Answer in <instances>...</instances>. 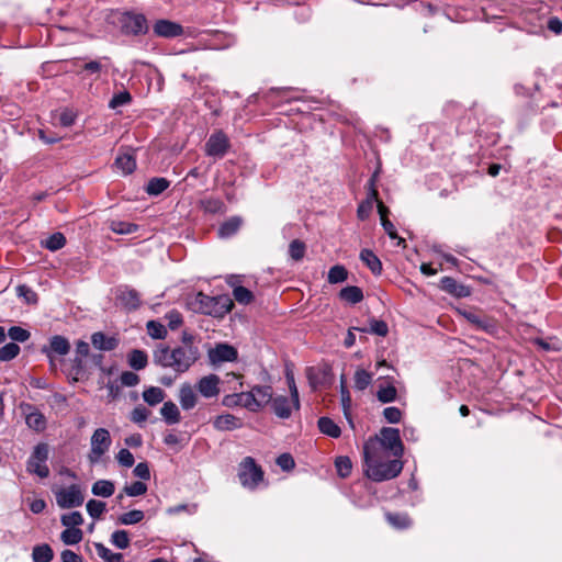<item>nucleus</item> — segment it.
I'll return each mask as SVG.
<instances>
[{
    "mask_svg": "<svg viewBox=\"0 0 562 562\" xmlns=\"http://www.w3.org/2000/svg\"><path fill=\"white\" fill-rule=\"evenodd\" d=\"M403 470L401 458L390 459V454L373 447L370 441L363 446V474L373 482L395 479Z\"/></svg>",
    "mask_w": 562,
    "mask_h": 562,
    "instance_id": "obj_1",
    "label": "nucleus"
},
{
    "mask_svg": "<svg viewBox=\"0 0 562 562\" xmlns=\"http://www.w3.org/2000/svg\"><path fill=\"white\" fill-rule=\"evenodd\" d=\"M199 348L177 346L171 348L167 344H158L153 351V362L161 368L171 369L182 374L199 360Z\"/></svg>",
    "mask_w": 562,
    "mask_h": 562,
    "instance_id": "obj_2",
    "label": "nucleus"
},
{
    "mask_svg": "<svg viewBox=\"0 0 562 562\" xmlns=\"http://www.w3.org/2000/svg\"><path fill=\"white\" fill-rule=\"evenodd\" d=\"M190 308L200 314L223 318L234 306L228 295L209 296L199 292L189 301Z\"/></svg>",
    "mask_w": 562,
    "mask_h": 562,
    "instance_id": "obj_3",
    "label": "nucleus"
},
{
    "mask_svg": "<svg viewBox=\"0 0 562 562\" xmlns=\"http://www.w3.org/2000/svg\"><path fill=\"white\" fill-rule=\"evenodd\" d=\"M368 441L375 447L376 442L380 443V451H385L395 458H402L404 453V446L401 440L400 430L392 427H383L380 431V437L370 438Z\"/></svg>",
    "mask_w": 562,
    "mask_h": 562,
    "instance_id": "obj_4",
    "label": "nucleus"
},
{
    "mask_svg": "<svg viewBox=\"0 0 562 562\" xmlns=\"http://www.w3.org/2000/svg\"><path fill=\"white\" fill-rule=\"evenodd\" d=\"M120 30L126 36H142L149 32V23L143 13L124 11L121 13Z\"/></svg>",
    "mask_w": 562,
    "mask_h": 562,
    "instance_id": "obj_5",
    "label": "nucleus"
},
{
    "mask_svg": "<svg viewBox=\"0 0 562 562\" xmlns=\"http://www.w3.org/2000/svg\"><path fill=\"white\" fill-rule=\"evenodd\" d=\"M238 479L244 487L255 490L263 481V471L252 457H246L239 463Z\"/></svg>",
    "mask_w": 562,
    "mask_h": 562,
    "instance_id": "obj_6",
    "label": "nucleus"
},
{
    "mask_svg": "<svg viewBox=\"0 0 562 562\" xmlns=\"http://www.w3.org/2000/svg\"><path fill=\"white\" fill-rule=\"evenodd\" d=\"M49 457V446L46 442L37 443L27 462L26 471L31 474H36L41 479H46L49 475V468L46 462Z\"/></svg>",
    "mask_w": 562,
    "mask_h": 562,
    "instance_id": "obj_7",
    "label": "nucleus"
},
{
    "mask_svg": "<svg viewBox=\"0 0 562 562\" xmlns=\"http://www.w3.org/2000/svg\"><path fill=\"white\" fill-rule=\"evenodd\" d=\"M229 149L231 140L222 130L211 134L204 145V154L214 159H222Z\"/></svg>",
    "mask_w": 562,
    "mask_h": 562,
    "instance_id": "obj_8",
    "label": "nucleus"
},
{
    "mask_svg": "<svg viewBox=\"0 0 562 562\" xmlns=\"http://www.w3.org/2000/svg\"><path fill=\"white\" fill-rule=\"evenodd\" d=\"M460 314L477 330L488 335H495L498 330L497 322L481 312L464 310Z\"/></svg>",
    "mask_w": 562,
    "mask_h": 562,
    "instance_id": "obj_9",
    "label": "nucleus"
},
{
    "mask_svg": "<svg viewBox=\"0 0 562 562\" xmlns=\"http://www.w3.org/2000/svg\"><path fill=\"white\" fill-rule=\"evenodd\" d=\"M111 446V436L108 429L98 428L91 437V449L89 453V461L97 463L101 457L109 450Z\"/></svg>",
    "mask_w": 562,
    "mask_h": 562,
    "instance_id": "obj_10",
    "label": "nucleus"
},
{
    "mask_svg": "<svg viewBox=\"0 0 562 562\" xmlns=\"http://www.w3.org/2000/svg\"><path fill=\"white\" fill-rule=\"evenodd\" d=\"M41 351L48 358L50 366H55V358L69 353V340L61 335H54L49 338L48 345L42 347Z\"/></svg>",
    "mask_w": 562,
    "mask_h": 562,
    "instance_id": "obj_11",
    "label": "nucleus"
},
{
    "mask_svg": "<svg viewBox=\"0 0 562 562\" xmlns=\"http://www.w3.org/2000/svg\"><path fill=\"white\" fill-rule=\"evenodd\" d=\"M55 495L56 503L60 508L78 507L81 506L85 501L81 490L77 484L60 488Z\"/></svg>",
    "mask_w": 562,
    "mask_h": 562,
    "instance_id": "obj_12",
    "label": "nucleus"
},
{
    "mask_svg": "<svg viewBox=\"0 0 562 562\" xmlns=\"http://www.w3.org/2000/svg\"><path fill=\"white\" fill-rule=\"evenodd\" d=\"M207 358L211 364L216 366L223 362H233L237 360V349L228 344L220 342L214 348L209 349Z\"/></svg>",
    "mask_w": 562,
    "mask_h": 562,
    "instance_id": "obj_13",
    "label": "nucleus"
},
{
    "mask_svg": "<svg viewBox=\"0 0 562 562\" xmlns=\"http://www.w3.org/2000/svg\"><path fill=\"white\" fill-rule=\"evenodd\" d=\"M20 408L25 415V424L36 432H43L47 427V420L37 407L29 403H22Z\"/></svg>",
    "mask_w": 562,
    "mask_h": 562,
    "instance_id": "obj_14",
    "label": "nucleus"
},
{
    "mask_svg": "<svg viewBox=\"0 0 562 562\" xmlns=\"http://www.w3.org/2000/svg\"><path fill=\"white\" fill-rule=\"evenodd\" d=\"M153 32L158 37L176 38L183 35V26L167 19H159L153 25Z\"/></svg>",
    "mask_w": 562,
    "mask_h": 562,
    "instance_id": "obj_15",
    "label": "nucleus"
},
{
    "mask_svg": "<svg viewBox=\"0 0 562 562\" xmlns=\"http://www.w3.org/2000/svg\"><path fill=\"white\" fill-rule=\"evenodd\" d=\"M116 300L120 305L128 312L136 311L142 305L139 293L127 285L117 289Z\"/></svg>",
    "mask_w": 562,
    "mask_h": 562,
    "instance_id": "obj_16",
    "label": "nucleus"
},
{
    "mask_svg": "<svg viewBox=\"0 0 562 562\" xmlns=\"http://www.w3.org/2000/svg\"><path fill=\"white\" fill-rule=\"evenodd\" d=\"M221 379L216 374L202 376L195 384L196 391L205 398L216 397L220 394Z\"/></svg>",
    "mask_w": 562,
    "mask_h": 562,
    "instance_id": "obj_17",
    "label": "nucleus"
},
{
    "mask_svg": "<svg viewBox=\"0 0 562 562\" xmlns=\"http://www.w3.org/2000/svg\"><path fill=\"white\" fill-rule=\"evenodd\" d=\"M222 403L226 407L241 406L250 412H254V407L257 406L255 396L252 393H250V391L227 394L223 397Z\"/></svg>",
    "mask_w": 562,
    "mask_h": 562,
    "instance_id": "obj_18",
    "label": "nucleus"
},
{
    "mask_svg": "<svg viewBox=\"0 0 562 562\" xmlns=\"http://www.w3.org/2000/svg\"><path fill=\"white\" fill-rule=\"evenodd\" d=\"M440 289L446 293L458 299L468 297L471 295L470 288L462 283H459L452 277H442L440 280Z\"/></svg>",
    "mask_w": 562,
    "mask_h": 562,
    "instance_id": "obj_19",
    "label": "nucleus"
},
{
    "mask_svg": "<svg viewBox=\"0 0 562 562\" xmlns=\"http://www.w3.org/2000/svg\"><path fill=\"white\" fill-rule=\"evenodd\" d=\"M272 412L281 419H288L292 415L293 403L291 397L284 395H278L271 400Z\"/></svg>",
    "mask_w": 562,
    "mask_h": 562,
    "instance_id": "obj_20",
    "label": "nucleus"
},
{
    "mask_svg": "<svg viewBox=\"0 0 562 562\" xmlns=\"http://www.w3.org/2000/svg\"><path fill=\"white\" fill-rule=\"evenodd\" d=\"M244 223V220L241 216L235 215L231 216L226 221H224L218 229L217 235L220 238H229L237 234V232L240 229L241 225Z\"/></svg>",
    "mask_w": 562,
    "mask_h": 562,
    "instance_id": "obj_21",
    "label": "nucleus"
},
{
    "mask_svg": "<svg viewBox=\"0 0 562 562\" xmlns=\"http://www.w3.org/2000/svg\"><path fill=\"white\" fill-rule=\"evenodd\" d=\"M250 393L254 394L257 406L254 407V412H258L265 405L269 404L272 400V387L270 385H255Z\"/></svg>",
    "mask_w": 562,
    "mask_h": 562,
    "instance_id": "obj_22",
    "label": "nucleus"
},
{
    "mask_svg": "<svg viewBox=\"0 0 562 562\" xmlns=\"http://www.w3.org/2000/svg\"><path fill=\"white\" fill-rule=\"evenodd\" d=\"M91 342L94 348L103 351L114 350L119 345V340L115 337L106 336L102 331L93 333L91 336Z\"/></svg>",
    "mask_w": 562,
    "mask_h": 562,
    "instance_id": "obj_23",
    "label": "nucleus"
},
{
    "mask_svg": "<svg viewBox=\"0 0 562 562\" xmlns=\"http://www.w3.org/2000/svg\"><path fill=\"white\" fill-rule=\"evenodd\" d=\"M196 394L189 383H183L179 389V402L184 411L192 409L196 405Z\"/></svg>",
    "mask_w": 562,
    "mask_h": 562,
    "instance_id": "obj_24",
    "label": "nucleus"
},
{
    "mask_svg": "<svg viewBox=\"0 0 562 562\" xmlns=\"http://www.w3.org/2000/svg\"><path fill=\"white\" fill-rule=\"evenodd\" d=\"M240 426V419L232 414L218 415L213 422V427L220 431L234 430Z\"/></svg>",
    "mask_w": 562,
    "mask_h": 562,
    "instance_id": "obj_25",
    "label": "nucleus"
},
{
    "mask_svg": "<svg viewBox=\"0 0 562 562\" xmlns=\"http://www.w3.org/2000/svg\"><path fill=\"white\" fill-rule=\"evenodd\" d=\"M160 415L167 425H176L181 420L180 411L172 401H167L162 404Z\"/></svg>",
    "mask_w": 562,
    "mask_h": 562,
    "instance_id": "obj_26",
    "label": "nucleus"
},
{
    "mask_svg": "<svg viewBox=\"0 0 562 562\" xmlns=\"http://www.w3.org/2000/svg\"><path fill=\"white\" fill-rule=\"evenodd\" d=\"M360 259L361 261L370 269V271L375 274L380 276L382 272V262L379 259V257L370 249H362L360 251Z\"/></svg>",
    "mask_w": 562,
    "mask_h": 562,
    "instance_id": "obj_27",
    "label": "nucleus"
},
{
    "mask_svg": "<svg viewBox=\"0 0 562 562\" xmlns=\"http://www.w3.org/2000/svg\"><path fill=\"white\" fill-rule=\"evenodd\" d=\"M338 297L346 303L357 304L363 300V291L357 285H348L339 291Z\"/></svg>",
    "mask_w": 562,
    "mask_h": 562,
    "instance_id": "obj_28",
    "label": "nucleus"
},
{
    "mask_svg": "<svg viewBox=\"0 0 562 562\" xmlns=\"http://www.w3.org/2000/svg\"><path fill=\"white\" fill-rule=\"evenodd\" d=\"M384 517L393 528L398 530H404L412 526V519L406 513L386 512Z\"/></svg>",
    "mask_w": 562,
    "mask_h": 562,
    "instance_id": "obj_29",
    "label": "nucleus"
},
{
    "mask_svg": "<svg viewBox=\"0 0 562 562\" xmlns=\"http://www.w3.org/2000/svg\"><path fill=\"white\" fill-rule=\"evenodd\" d=\"M127 363L132 369L136 371L143 370L148 364V356L144 350L132 349L127 353Z\"/></svg>",
    "mask_w": 562,
    "mask_h": 562,
    "instance_id": "obj_30",
    "label": "nucleus"
},
{
    "mask_svg": "<svg viewBox=\"0 0 562 562\" xmlns=\"http://www.w3.org/2000/svg\"><path fill=\"white\" fill-rule=\"evenodd\" d=\"M115 492V484L110 480H98L92 484L91 493L99 497H110Z\"/></svg>",
    "mask_w": 562,
    "mask_h": 562,
    "instance_id": "obj_31",
    "label": "nucleus"
},
{
    "mask_svg": "<svg viewBox=\"0 0 562 562\" xmlns=\"http://www.w3.org/2000/svg\"><path fill=\"white\" fill-rule=\"evenodd\" d=\"M170 186V181L162 177H154L148 180L145 191L148 195L157 196L167 190Z\"/></svg>",
    "mask_w": 562,
    "mask_h": 562,
    "instance_id": "obj_32",
    "label": "nucleus"
},
{
    "mask_svg": "<svg viewBox=\"0 0 562 562\" xmlns=\"http://www.w3.org/2000/svg\"><path fill=\"white\" fill-rule=\"evenodd\" d=\"M317 426L319 431L328 437L338 438L341 435L340 427L329 417H321Z\"/></svg>",
    "mask_w": 562,
    "mask_h": 562,
    "instance_id": "obj_33",
    "label": "nucleus"
},
{
    "mask_svg": "<svg viewBox=\"0 0 562 562\" xmlns=\"http://www.w3.org/2000/svg\"><path fill=\"white\" fill-rule=\"evenodd\" d=\"M166 393L158 386H149L143 392V400L149 406H156L165 400Z\"/></svg>",
    "mask_w": 562,
    "mask_h": 562,
    "instance_id": "obj_34",
    "label": "nucleus"
},
{
    "mask_svg": "<svg viewBox=\"0 0 562 562\" xmlns=\"http://www.w3.org/2000/svg\"><path fill=\"white\" fill-rule=\"evenodd\" d=\"M114 165L123 175H130L136 168V160L131 154H122L116 157Z\"/></svg>",
    "mask_w": 562,
    "mask_h": 562,
    "instance_id": "obj_35",
    "label": "nucleus"
},
{
    "mask_svg": "<svg viewBox=\"0 0 562 562\" xmlns=\"http://www.w3.org/2000/svg\"><path fill=\"white\" fill-rule=\"evenodd\" d=\"M42 247L50 251H57L66 245V237L63 233L56 232L41 241Z\"/></svg>",
    "mask_w": 562,
    "mask_h": 562,
    "instance_id": "obj_36",
    "label": "nucleus"
},
{
    "mask_svg": "<svg viewBox=\"0 0 562 562\" xmlns=\"http://www.w3.org/2000/svg\"><path fill=\"white\" fill-rule=\"evenodd\" d=\"M355 330L362 331V333H371L375 334L381 337H385L389 334V326L386 322L382 319L371 318L370 319V328H360V327H353Z\"/></svg>",
    "mask_w": 562,
    "mask_h": 562,
    "instance_id": "obj_37",
    "label": "nucleus"
},
{
    "mask_svg": "<svg viewBox=\"0 0 562 562\" xmlns=\"http://www.w3.org/2000/svg\"><path fill=\"white\" fill-rule=\"evenodd\" d=\"M32 558L34 562H50L54 552L48 544H38L33 548Z\"/></svg>",
    "mask_w": 562,
    "mask_h": 562,
    "instance_id": "obj_38",
    "label": "nucleus"
},
{
    "mask_svg": "<svg viewBox=\"0 0 562 562\" xmlns=\"http://www.w3.org/2000/svg\"><path fill=\"white\" fill-rule=\"evenodd\" d=\"M94 548L97 550L98 555L104 560L105 562H123V554L117 552H112L109 548H106L101 542H95Z\"/></svg>",
    "mask_w": 562,
    "mask_h": 562,
    "instance_id": "obj_39",
    "label": "nucleus"
},
{
    "mask_svg": "<svg viewBox=\"0 0 562 562\" xmlns=\"http://www.w3.org/2000/svg\"><path fill=\"white\" fill-rule=\"evenodd\" d=\"M340 395H341V404L344 408V414L347 417L351 427H353V422L350 417V406H351V396L348 387L346 386L345 378L341 376L340 381Z\"/></svg>",
    "mask_w": 562,
    "mask_h": 562,
    "instance_id": "obj_40",
    "label": "nucleus"
},
{
    "mask_svg": "<svg viewBox=\"0 0 562 562\" xmlns=\"http://www.w3.org/2000/svg\"><path fill=\"white\" fill-rule=\"evenodd\" d=\"M83 538V532L80 528H66L60 533V539L66 546H74L79 543Z\"/></svg>",
    "mask_w": 562,
    "mask_h": 562,
    "instance_id": "obj_41",
    "label": "nucleus"
},
{
    "mask_svg": "<svg viewBox=\"0 0 562 562\" xmlns=\"http://www.w3.org/2000/svg\"><path fill=\"white\" fill-rule=\"evenodd\" d=\"M83 357L76 356L70 361L69 369L67 371L68 376H71L75 381H78L86 372Z\"/></svg>",
    "mask_w": 562,
    "mask_h": 562,
    "instance_id": "obj_42",
    "label": "nucleus"
},
{
    "mask_svg": "<svg viewBox=\"0 0 562 562\" xmlns=\"http://www.w3.org/2000/svg\"><path fill=\"white\" fill-rule=\"evenodd\" d=\"M348 278V270L342 265L333 266L327 276V281L330 284H336L346 281Z\"/></svg>",
    "mask_w": 562,
    "mask_h": 562,
    "instance_id": "obj_43",
    "label": "nucleus"
},
{
    "mask_svg": "<svg viewBox=\"0 0 562 562\" xmlns=\"http://www.w3.org/2000/svg\"><path fill=\"white\" fill-rule=\"evenodd\" d=\"M110 229L120 235H128L135 233L138 229V225L125 221H112L110 223Z\"/></svg>",
    "mask_w": 562,
    "mask_h": 562,
    "instance_id": "obj_44",
    "label": "nucleus"
},
{
    "mask_svg": "<svg viewBox=\"0 0 562 562\" xmlns=\"http://www.w3.org/2000/svg\"><path fill=\"white\" fill-rule=\"evenodd\" d=\"M353 381L356 390L364 391L372 382V374L364 369H357Z\"/></svg>",
    "mask_w": 562,
    "mask_h": 562,
    "instance_id": "obj_45",
    "label": "nucleus"
},
{
    "mask_svg": "<svg viewBox=\"0 0 562 562\" xmlns=\"http://www.w3.org/2000/svg\"><path fill=\"white\" fill-rule=\"evenodd\" d=\"M145 517V514L140 509H133L119 516L117 522L120 525H135L140 522Z\"/></svg>",
    "mask_w": 562,
    "mask_h": 562,
    "instance_id": "obj_46",
    "label": "nucleus"
},
{
    "mask_svg": "<svg viewBox=\"0 0 562 562\" xmlns=\"http://www.w3.org/2000/svg\"><path fill=\"white\" fill-rule=\"evenodd\" d=\"M335 468H336L337 474L340 477L346 479L351 474L352 462L349 457L340 456V457H337L335 460Z\"/></svg>",
    "mask_w": 562,
    "mask_h": 562,
    "instance_id": "obj_47",
    "label": "nucleus"
},
{
    "mask_svg": "<svg viewBox=\"0 0 562 562\" xmlns=\"http://www.w3.org/2000/svg\"><path fill=\"white\" fill-rule=\"evenodd\" d=\"M306 252V245L300 239H293L289 245V256L294 261H301Z\"/></svg>",
    "mask_w": 562,
    "mask_h": 562,
    "instance_id": "obj_48",
    "label": "nucleus"
},
{
    "mask_svg": "<svg viewBox=\"0 0 562 562\" xmlns=\"http://www.w3.org/2000/svg\"><path fill=\"white\" fill-rule=\"evenodd\" d=\"M89 516L93 519H100L106 510V504L99 499H89L86 505Z\"/></svg>",
    "mask_w": 562,
    "mask_h": 562,
    "instance_id": "obj_49",
    "label": "nucleus"
},
{
    "mask_svg": "<svg viewBox=\"0 0 562 562\" xmlns=\"http://www.w3.org/2000/svg\"><path fill=\"white\" fill-rule=\"evenodd\" d=\"M60 522L66 528H79L83 524V517L80 512H71L61 515Z\"/></svg>",
    "mask_w": 562,
    "mask_h": 562,
    "instance_id": "obj_50",
    "label": "nucleus"
},
{
    "mask_svg": "<svg viewBox=\"0 0 562 562\" xmlns=\"http://www.w3.org/2000/svg\"><path fill=\"white\" fill-rule=\"evenodd\" d=\"M21 348L15 342L5 344L0 348V361L8 362L19 356Z\"/></svg>",
    "mask_w": 562,
    "mask_h": 562,
    "instance_id": "obj_51",
    "label": "nucleus"
},
{
    "mask_svg": "<svg viewBox=\"0 0 562 562\" xmlns=\"http://www.w3.org/2000/svg\"><path fill=\"white\" fill-rule=\"evenodd\" d=\"M147 333L153 339H165L168 331L166 327L158 321L147 322Z\"/></svg>",
    "mask_w": 562,
    "mask_h": 562,
    "instance_id": "obj_52",
    "label": "nucleus"
},
{
    "mask_svg": "<svg viewBox=\"0 0 562 562\" xmlns=\"http://www.w3.org/2000/svg\"><path fill=\"white\" fill-rule=\"evenodd\" d=\"M285 378H286V382H288V386H289V391H290L291 401L293 403V407L295 411H299L301 407V404H300V395H299V390L295 384L294 375L292 372L286 371Z\"/></svg>",
    "mask_w": 562,
    "mask_h": 562,
    "instance_id": "obj_53",
    "label": "nucleus"
},
{
    "mask_svg": "<svg viewBox=\"0 0 562 562\" xmlns=\"http://www.w3.org/2000/svg\"><path fill=\"white\" fill-rule=\"evenodd\" d=\"M233 295H234V299L239 303V304H249L252 302L254 300V294L250 290H248L247 288L243 286V285H238V286H235L233 289Z\"/></svg>",
    "mask_w": 562,
    "mask_h": 562,
    "instance_id": "obj_54",
    "label": "nucleus"
},
{
    "mask_svg": "<svg viewBox=\"0 0 562 562\" xmlns=\"http://www.w3.org/2000/svg\"><path fill=\"white\" fill-rule=\"evenodd\" d=\"M111 543L119 549H126L130 546V537L126 530H115L111 535Z\"/></svg>",
    "mask_w": 562,
    "mask_h": 562,
    "instance_id": "obj_55",
    "label": "nucleus"
},
{
    "mask_svg": "<svg viewBox=\"0 0 562 562\" xmlns=\"http://www.w3.org/2000/svg\"><path fill=\"white\" fill-rule=\"evenodd\" d=\"M150 415V411L146 408L144 405H137L133 408L130 415L131 422L137 425H142L147 420Z\"/></svg>",
    "mask_w": 562,
    "mask_h": 562,
    "instance_id": "obj_56",
    "label": "nucleus"
},
{
    "mask_svg": "<svg viewBox=\"0 0 562 562\" xmlns=\"http://www.w3.org/2000/svg\"><path fill=\"white\" fill-rule=\"evenodd\" d=\"M132 102V95L127 90L115 93L109 102L110 109L127 105Z\"/></svg>",
    "mask_w": 562,
    "mask_h": 562,
    "instance_id": "obj_57",
    "label": "nucleus"
},
{
    "mask_svg": "<svg viewBox=\"0 0 562 562\" xmlns=\"http://www.w3.org/2000/svg\"><path fill=\"white\" fill-rule=\"evenodd\" d=\"M123 492L131 497L140 496L147 492V485L142 481H135L130 485H125Z\"/></svg>",
    "mask_w": 562,
    "mask_h": 562,
    "instance_id": "obj_58",
    "label": "nucleus"
},
{
    "mask_svg": "<svg viewBox=\"0 0 562 562\" xmlns=\"http://www.w3.org/2000/svg\"><path fill=\"white\" fill-rule=\"evenodd\" d=\"M8 336L16 342H25L30 339L31 333L20 326H12L8 330Z\"/></svg>",
    "mask_w": 562,
    "mask_h": 562,
    "instance_id": "obj_59",
    "label": "nucleus"
},
{
    "mask_svg": "<svg viewBox=\"0 0 562 562\" xmlns=\"http://www.w3.org/2000/svg\"><path fill=\"white\" fill-rule=\"evenodd\" d=\"M397 395V391L394 385H387L385 387H380L376 397L382 403H391L395 401Z\"/></svg>",
    "mask_w": 562,
    "mask_h": 562,
    "instance_id": "obj_60",
    "label": "nucleus"
},
{
    "mask_svg": "<svg viewBox=\"0 0 562 562\" xmlns=\"http://www.w3.org/2000/svg\"><path fill=\"white\" fill-rule=\"evenodd\" d=\"M381 225H382L384 232L387 234V236L391 239H397L398 246H401V245H403L404 247L406 246L405 239L398 236L394 224L389 218H383V222H381Z\"/></svg>",
    "mask_w": 562,
    "mask_h": 562,
    "instance_id": "obj_61",
    "label": "nucleus"
},
{
    "mask_svg": "<svg viewBox=\"0 0 562 562\" xmlns=\"http://www.w3.org/2000/svg\"><path fill=\"white\" fill-rule=\"evenodd\" d=\"M16 294L19 297L24 299L29 304L37 302V294L26 284H20L16 286Z\"/></svg>",
    "mask_w": 562,
    "mask_h": 562,
    "instance_id": "obj_62",
    "label": "nucleus"
},
{
    "mask_svg": "<svg viewBox=\"0 0 562 562\" xmlns=\"http://www.w3.org/2000/svg\"><path fill=\"white\" fill-rule=\"evenodd\" d=\"M116 460L121 465L125 468L133 467L135 462L133 453L126 448H123L117 452Z\"/></svg>",
    "mask_w": 562,
    "mask_h": 562,
    "instance_id": "obj_63",
    "label": "nucleus"
},
{
    "mask_svg": "<svg viewBox=\"0 0 562 562\" xmlns=\"http://www.w3.org/2000/svg\"><path fill=\"white\" fill-rule=\"evenodd\" d=\"M383 416L390 424H397L401 422L402 412L398 407L389 406L383 411Z\"/></svg>",
    "mask_w": 562,
    "mask_h": 562,
    "instance_id": "obj_64",
    "label": "nucleus"
}]
</instances>
